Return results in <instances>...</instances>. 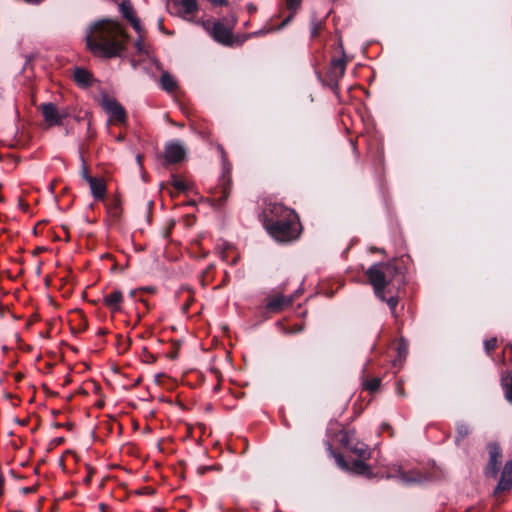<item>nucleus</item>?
<instances>
[{"label":"nucleus","instance_id":"34","mask_svg":"<svg viewBox=\"0 0 512 512\" xmlns=\"http://www.w3.org/2000/svg\"><path fill=\"white\" fill-rule=\"evenodd\" d=\"M210 2L215 6H227L228 0H210Z\"/></svg>","mask_w":512,"mask_h":512},{"label":"nucleus","instance_id":"11","mask_svg":"<svg viewBox=\"0 0 512 512\" xmlns=\"http://www.w3.org/2000/svg\"><path fill=\"white\" fill-rule=\"evenodd\" d=\"M41 112L49 126L62 125L63 119L68 115L64 110L60 111L53 103L42 104Z\"/></svg>","mask_w":512,"mask_h":512},{"label":"nucleus","instance_id":"28","mask_svg":"<svg viewBox=\"0 0 512 512\" xmlns=\"http://www.w3.org/2000/svg\"><path fill=\"white\" fill-rule=\"evenodd\" d=\"M139 36L138 38L136 39L135 43H134V46L136 48V51L138 54H146L148 55V50H147V47H146V44H145V41H144V32L142 33H138Z\"/></svg>","mask_w":512,"mask_h":512},{"label":"nucleus","instance_id":"2","mask_svg":"<svg viewBox=\"0 0 512 512\" xmlns=\"http://www.w3.org/2000/svg\"><path fill=\"white\" fill-rule=\"evenodd\" d=\"M262 219L267 233L278 242H292L302 232L298 214L281 203H268L262 212Z\"/></svg>","mask_w":512,"mask_h":512},{"label":"nucleus","instance_id":"37","mask_svg":"<svg viewBox=\"0 0 512 512\" xmlns=\"http://www.w3.org/2000/svg\"><path fill=\"white\" fill-rule=\"evenodd\" d=\"M382 429H383V430H386V429H387V430L391 431L390 435H391V436L393 435L392 427H391L389 424L384 423V424L382 425Z\"/></svg>","mask_w":512,"mask_h":512},{"label":"nucleus","instance_id":"12","mask_svg":"<svg viewBox=\"0 0 512 512\" xmlns=\"http://www.w3.org/2000/svg\"><path fill=\"white\" fill-rule=\"evenodd\" d=\"M119 10L123 18L130 22L137 33L145 32L130 0H123L119 5Z\"/></svg>","mask_w":512,"mask_h":512},{"label":"nucleus","instance_id":"1","mask_svg":"<svg viewBox=\"0 0 512 512\" xmlns=\"http://www.w3.org/2000/svg\"><path fill=\"white\" fill-rule=\"evenodd\" d=\"M86 47L96 57H120L127 49L129 36L124 26L113 19L93 22L86 32Z\"/></svg>","mask_w":512,"mask_h":512},{"label":"nucleus","instance_id":"20","mask_svg":"<svg viewBox=\"0 0 512 512\" xmlns=\"http://www.w3.org/2000/svg\"><path fill=\"white\" fill-rule=\"evenodd\" d=\"M301 3L302 0H285L286 7L289 10V15L279 25V29L285 27L294 18L298 9L301 6Z\"/></svg>","mask_w":512,"mask_h":512},{"label":"nucleus","instance_id":"39","mask_svg":"<svg viewBox=\"0 0 512 512\" xmlns=\"http://www.w3.org/2000/svg\"><path fill=\"white\" fill-rule=\"evenodd\" d=\"M27 3H31V4H39L40 2H42L43 0H25Z\"/></svg>","mask_w":512,"mask_h":512},{"label":"nucleus","instance_id":"31","mask_svg":"<svg viewBox=\"0 0 512 512\" xmlns=\"http://www.w3.org/2000/svg\"><path fill=\"white\" fill-rule=\"evenodd\" d=\"M383 301L387 303L388 307L391 310L392 315L395 316V310L399 303V298L397 296H392L390 298L385 297V300H383Z\"/></svg>","mask_w":512,"mask_h":512},{"label":"nucleus","instance_id":"15","mask_svg":"<svg viewBox=\"0 0 512 512\" xmlns=\"http://www.w3.org/2000/svg\"><path fill=\"white\" fill-rule=\"evenodd\" d=\"M335 458H336V461H337L338 465L341 468L349 469L348 463L344 460V458L340 454L335 455ZM365 460L366 459L359 458V459L353 461V463H352V465L350 467V470L353 471L356 474L364 475V476H367V477H371L370 468L365 463Z\"/></svg>","mask_w":512,"mask_h":512},{"label":"nucleus","instance_id":"27","mask_svg":"<svg viewBox=\"0 0 512 512\" xmlns=\"http://www.w3.org/2000/svg\"><path fill=\"white\" fill-rule=\"evenodd\" d=\"M381 384L380 378H371L364 382V388L365 390L375 393L379 390Z\"/></svg>","mask_w":512,"mask_h":512},{"label":"nucleus","instance_id":"33","mask_svg":"<svg viewBox=\"0 0 512 512\" xmlns=\"http://www.w3.org/2000/svg\"><path fill=\"white\" fill-rule=\"evenodd\" d=\"M193 302H194V296L192 295L190 290H187V299L185 300V302L182 305V311L184 313H187L189 311L191 305L193 304Z\"/></svg>","mask_w":512,"mask_h":512},{"label":"nucleus","instance_id":"42","mask_svg":"<svg viewBox=\"0 0 512 512\" xmlns=\"http://www.w3.org/2000/svg\"><path fill=\"white\" fill-rule=\"evenodd\" d=\"M507 348H510V349L512 350V345H507V346L505 347V350H506Z\"/></svg>","mask_w":512,"mask_h":512},{"label":"nucleus","instance_id":"17","mask_svg":"<svg viewBox=\"0 0 512 512\" xmlns=\"http://www.w3.org/2000/svg\"><path fill=\"white\" fill-rule=\"evenodd\" d=\"M88 184L94 199L98 201H103L105 199L107 191L105 181L98 177L88 178Z\"/></svg>","mask_w":512,"mask_h":512},{"label":"nucleus","instance_id":"38","mask_svg":"<svg viewBox=\"0 0 512 512\" xmlns=\"http://www.w3.org/2000/svg\"><path fill=\"white\" fill-rule=\"evenodd\" d=\"M3 489H4V479H3V477L0 476V496L3 493Z\"/></svg>","mask_w":512,"mask_h":512},{"label":"nucleus","instance_id":"24","mask_svg":"<svg viewBox=\"0 0 512 512\" xmlns=\"http://www.w3.org/2000/svg\"><path fill=\"white\" fill-rule=\"evenodd\" d=\"M394 470H395V472L389 473L387 475V477L398 476L404 482H416V481H420V479H421V475L420 474H417V476H415V477L408 476L407 473L404 472L401 467H394Z\"/></svg>","mask_w":512,"mask_h":512},{"label":"nucleus","instance_id":"19","mask_svg":"<svg viewBox=\"0 0 512 512\" xmlns=\"http://www.w3.org/2000/svg\"><path fill=\"white\" fill-rule=\"evenodd\" d=\"M110 216L118 219L122 214V200L119 195H113L106 204Z\"/></svg>","mask_w":512,"mask_h":512},{"label":"nucleus","instance_id":"7","mask_svg":"<svg viewBox=\"0 0 512 512\" xmlns=\"http://www.w3.org/2000/svg\"><path fill=\"white\" fill-rule=\"evenodd\" d=\"M301 294L302 290H297L291 295H285L282 291H273L266 297L265 310L268 313H280L289 308Z\"/></svg>","mask_w":512,"mask_h":512},{"label":"nucleus","instance_id":"30","mask_svg":"<svg viewBox=\"0 0 512 512\" xmlns=\"http://www.w3.org/2000/svg\"><path fill=\"white\" fill-rule=\"evenodd\" d=\"M324 29V24L321 21H313L311 24V38H316Z\"/></svg>","mask_w":512,"mask_h":512},{"label":"nucleus","instance_id":"10","mask_svg":"<svg viewBox=\"0 0 512 512\" xmlns=\"http://www.w3.org/2000/svg\"><path fill=\"white\" fill-rule=\"evenodd\" d=\"M103 108L110 115V121L123 124L126 122L127 114L123 106L113 98L103 100Z\"/></svg>","mask_w":512,"mask_h":512},{"label":"nucleus","instance_id":"18","mask_svg":"<svg viewBox=\"0 0 512 512\" xmlns=\"http://www.w3.org/2000/svg\"><path fill=\"white\" fill-rule=\"evenodd\" d=\"M74 81L79 87L88 88L93 85L95 79L88 70L77 67L74 70Z\"/></svg>","mask_w":512,"mask_h":512},{"label":"nucleus","instance_id":"41","mask_svg":"<svg viewBox=\"0 0 512 512\" xmlns=\"http://www.w3.org/2000/svg\"><path fill=\"white\" fill-rule=\"evenodd\" d=\"M141 159H142V156L138 155V156H137V161H138L139 163H141Z\"/></svg>","mask_w":512,"mask_h":512},{"label":"nucleus","instance_id":"8","mask_svg":"<svg viewBox=\"0 0 512 512\" xmlns=\"http://www.w3.org/2000/svg\"><path fill=\"white\" fill-rule=\"evenodd\" d=\"M341 443L345 448L350 450L358 458L369 459L370 451L368 446L365 443L356 440L353 432H345L341 437Z\"/></svg>","mask_w":512,"mask_h":512},{"label":"nucleus","instance_id":"35","mask_svg":"<svg viewBox=\"0 0 512 512\" xmlns=\"http://www.w3.org/2000/svg\"><path fill=\"white\" fill-rule=\"evenodd\" d=\"M353 153L355 154L356 158H359V151L357 149L356 143L354 141H351Z\"/></svg>","mask_w":512,"mask_h":512},{"label":"nucleus","instance_id":"5","mask_svg":"<svg viewBox=\"0 0 512 512\" xmlns=\"http://www.w3.org/2000/svg\"><path fill=\"white\" fill-rule=\"evenodd\" d=\"M339 48L341 49V56L339 58H332L330 67L326 73V83L336 95L339 94V81L345 74L348 62L341 44Z\"/></svg>","mask_w":512,"mask_h":512},{"label":"nucleus","instance_id":"40","mask_svg":"<svg viewBox=\"0 0 512 512\" xmlns=\"http://www.w3.org/2000/svg\"><path fill=\"white\" fill-rule=\"evenodd\" d=\"M302 329H303V327H302L301 325H299V326H297V327L294 329V331H295V332H300V331H302Z\"/></svg>","mask_w":512,"mask_h":512},{"label":"nucleus","instance_id":"4","mask_svg":"<svg viewBox=\"0 0 512 512\" xmlns=\"http://www.w3.org/2000/svg\"><path fill=\"white\" fill-rule=\"evenodd\" d=\"M217 148L222 157V176L219 180V184L217 187L218 193L220 195L216 199V201L218 202L219 206H222L226 202L232 191V165L228 161V157L223 146L218 145Z\"/></svg>","mask_w":512,"mask_h":512},{"label":"nucleus","instance_id":"29","mask_svg":"<svg viewBox=\"0 0 512 512\" xmlns=\"http://www.w3.org/2000/svg\"><path fill=\"white\" fill-rule=\"evenodd\" d=\"M171 185L175 189L176 192H184L187 189V185L183 179H180L176 176H172Z\"/></svg>","mask_w":512,"mask_h":512},{"label":"nucleus","instance_id":"36","mask_svg":"<svg viewBox=\"0 0 512 512\" xmlns=\"http://www.w3.org/2000/svg\"><path fill=\"white\" fill-rule=\"evenodd\" d=\"M82 176H83V178L86 180V182H87V183H88V178H94V176H90V175L88 174V171H87V169H86V168H84V169H83V171H82Z\"/></svg>","mask_w":512,"mask_h":512},{"label":"nucleus","instance_id":"9","mask_svg":"<svg viewBox=\"0 0 512 512\" xmlns=\"http://www.w3.org/2000/svg\"><path fill=\"white\" fill-rule=\"evenodd\" d=\"M489 460L484 469L486 477L496 478L499 472V466L502 461V449L497 443H490L488 445Z\"/></svg>","mask_w":512,"mask_h":512},{"label":"nucleus","instance_id":"26","mask_svg":"<svg viewBox=\"0 0 512 512\" xmlns=\"http://www.w3.org/2000/svg\"><path fill=\"white\" fill-rule=\"evenodd\" d=\"M470 427L468 424L460 422L456 425V442H460L470 434Z\"/></svg>","mask_w":512,"mask_h":512},{"label":"nucleus","instance_id":"16","mask_svg":"<svg viewBox=\"0 0 512 512\" xmlns=\"http://www.w3.org/2000/svg\"><path fill=\"white\" fill-rule=\"evenodd\" d=\"M122 303L123 293L120 290H114L103 297V305L112 313L119 312Z\"/></svg>","mask_w":512,"mask_h":512},{"label":"nucleus","instance_id":"6","mask_svg":"<svg viewBox=\"0 0 512 512\" xmlns=\"http://www.w3.org/2000/svg\"><path fill=\"white\" fill-rule=\"evenodd\" d=\"M237 19L235 16L231 18V20L225 25L222 21H207L203 23V26L206 30L209 31L212 38L221 43L223 45H232L233 44V27L235 26Z\"/></svg>","mask_w":512,"mask_h":512},{"label":"nucleus","instance_id":"25","mask_svg":"<svg viewBox=\"0 0 512 512\" xmlns=\"http://www.w3.org/2000/svg\"><path fill=\"white\" fill-rule=\"evenodd\" d=\"M408 354V343L404 339H400L397 344V359L394 361L400 364L405 361Z\"/></svg>","mask_w":512,"mask_h":512},{"label":"nucleus","instance_id":"3","mask_svg":"<svg viewBox=\"0 0 512 512\" xmlns=\"http://www.w3.org/2000/svg\"><path fill=\"white\" fill-rule=\"evenodd\" d=\"M365 275L380 300H385L387 286L395 282L398 284L403 282V276L395 261L374 264L366 271Z\"/></svg>","mask_w":512,"mask_h":512},{"label":"nucleus","instance_id":"22","mask_svg":"<svg viewBox=\"0 0 512 512\" xmlns=\"http://www.w3.org/2000/svg\"><path fill=\"white\" fill-rule=\"evenodd\" d=\"M501 386L504 390L506 400L512 404V373L501 379Z\"/></svg>","mask_w":512,"mask_h":512},{"label":"nucleus","instance_id":"21","mask_svg":"<svg viewBox=\"0 0 512 512\" xmlns=\"http://www.w3.org/2000/svg\"><path fill=\"white\" fill-rule=\"evenodd\" d=\"M160 83H161V87L169 93H173L178 89L177 81L168 72L162 73L161 78H160Z\"/></svg>","mask_w":512,"mask_h":512},{"label":"nucleus","instance_id":"32","mask_svg":"<svg viewBox=\"0 0 512 512\" xmlns=\"http://www.w3.org/2000/svg\"><path fill=\"white\" fill-rule=\"evenodd\" d=\"M484 347L488 354H491L497 347V338L493 337L484 341Z\"/></svg>","mask_w":512,"mask_h":512},{"label":"nucleus","instance_id":"13","mask_svg":"<svg viewBox=\"0 0 512 512\" xmlns=\"http://www.w3.org/2000/svg\"><path fill=\"white\" fill-rule=\"evenodd\" d=\"M184 147L176 142L168 143L165 146L164 158L168 164H176L181 162L185 158Z\"/></svg>","mask_w":512,"mask_h":512},{"label":"nucleus","instance_id":"14","mask_svg":"<svg viewBox=\"0 0 512 512\" xmlns=\"http://www.w3.org/2000/svg\"><path fill=\"white\" fill-rule=\"evenodd\" d=\"M512 488V460L505 463L500 475L497 486L494 489V494L498 495Z\"/></svg>","mask_w":512,"mask_h":512},{"label":"nucleus","instance_id":"23","mask_svg":"<svg viewBox=\"0 0 512 512\" xmlns=\"http://www.w3.org/2000/svg\"><path fill=\"white\" fill-rule=\"evenodd\" d=\"M179 4L185 15H193L198 11V4L196 0H179Z\"/></svg>","mask_w":512,"mask_h":512}]
</instances>
